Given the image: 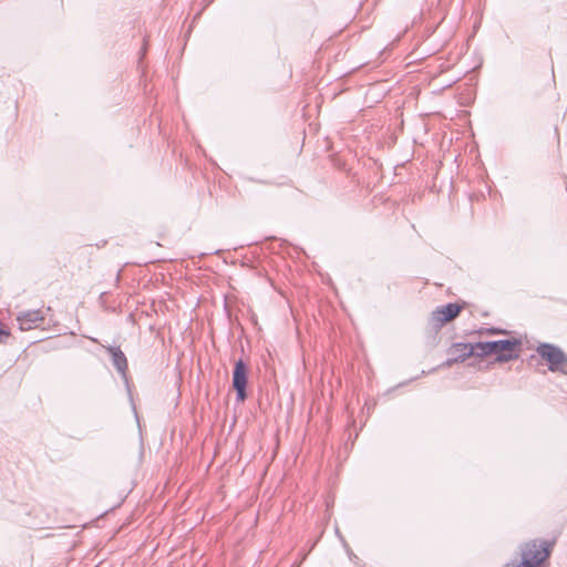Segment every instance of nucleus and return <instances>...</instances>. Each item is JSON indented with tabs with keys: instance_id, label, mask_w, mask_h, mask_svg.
I'll use <instances>...</instances> for the list:
<instances>
[{
	"instance_id": "1",
	"label": "nucleus",
	"mask_w": 567,
	"mask_h": 567,
	"mask_svg": "<svg viewBox=\"0 0 567 567\" xmlns=\"http://www.w3.org/2000/svg\"><path fill=\"white\" fill-rule=\"evenodd\" d=\"M519 347L520 340L517 339L480 341L474 343L476 357L484 358L494 354L496 362H508L517 359V349Z\"/></svg>"
},
{
	"instance_id": "6",
	"label": "nucleus",
	"mask_w": 567,
	"mask_h": 567,
	"mask_svg": "<svg viewBox=\"0 0 567 567\" xmlns=\"http://www.w3.org/2000/svg\"><path fill=\"white\" fill-rule=\"evenodd\" d=\"M462 310V306L455 302H450L436 308L430 318V323L435 329H441L444 323L455 319Z\"/></svg>"
},
{
	"instance_id": "3",
	"label": "nucleus",
	"mask_w": 567,
	"mask_h": 567,
	"mask_svg": "<svg viewBox=\"0 0 567 567\" xmlns=\"http://www.w3.org/2000/svg\"><path fill=\"white\" fill-rule=\"evenodd\" d=\"M549 543L536 540L526 543L522 547V561L519 567H538L549 557Z\"/></svg>"
},
{
	"instance_id": "4",
	"label": "nucleus",
	"mask_w": 567,
	"mask_h": 567,
	"mask_svg": "<svg viewBox=\"0 0 567 567\" xmlns=\"http://www.w3.org/2000/svg\"><path fill=\"white\" fill-rule=\"evenodd\" d=\"M248 367L243 359L235 362L233 370V388L236 391V401L244 402L247 399Z\"/></svg>"
},
{
	"instance_id": "7",
	"label": "nucleus",
	"mask_w": 567,
	"mask_h": 567,
	"mask_svg": "<svg viewBox=\"0 0 567 567\" xmlns=\"http://www.w3.org/2000/svg\"><path fill=\"white\" fill-rule=\"evenodd\" d=\"M17 321L20 330L29 331L38 328L44 321V315L40 309L21 311L17 316Z\"/></svg>"
},
{
	"instance_id": "8",
	"label": "nucleus",
	"mask_w": 567,
	"mask_h": 567,
	"mask_svg": "<svg viewBox=\"0 0 567 567\" xmlns=\"http://www.w3.org/2000/svg\"><path fill=\"white\" fill-rule=\"evenodd\" d=\"M105 349L110 353L112 363L116 371L126 380L127 359L124 352L116 346H107Z\"/></svg>"
},
{
	"instance_id": "9",
	"label": "nucleus",
	"mask_w": 567,
	"mask_h": 567,
	"mask_svg": "<svg viewBox=\"0 0 567 567\" xmlns=\"http://www.w3.org/2000/svg\"><path fill=\"white\" fill-rule=\"evenodd\" d=\"M10 336L9 331L0 328V342L3 341V338H8Z\"/></svg>"
},
{
	"instance_id": "10",
	"label": "nucleus",
	"mask_w": 567,
	"mask_h": 567,
	"mask_svg": "<svg viewBox=\"0 0 567 567\" xmlns=\"http://www.w3.org/2000/svg\"><path fill=\"white\" fill-rule=\"evenodd\" d=\"M336 535H338V536H339V538H340L342 542H344V539H343V537L340 535V533H339V529H338V528H336Z\"/></svg>"
},
{
	"instance_id": "2",
	"label": "nucleus",
	"mask_w": 567,
	"mask_h": 567,
	"mask_svg": "<svg viewBox=\"0 0 567 567\" xmlns=\"http://www.w3.org/2000/svg\"><path fill=\"white\" fill-rule=\"evenodd\" d=\"M537 354L547 362L551 372H566L567 354L556 344L543 342L536 348Z\"/></svg>"
},
{
	"instance_id": "5",
	"label": "nucleus",
	"mask_w": 567,
	"mask_h": 567,
	"mask_svg": "<svg viewBox=\"0 0 567 567\" xmlns=\"http://www.w3.org/2000/svg\"><path fill=\"white\" fill-rule=\"evenodd\" d=\"M449 358L439 368H451L454 363L464 362L475 355L474 343L455 342L447 349Z\"/></svg>"
}]
</instances>
